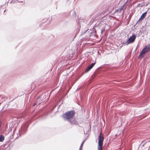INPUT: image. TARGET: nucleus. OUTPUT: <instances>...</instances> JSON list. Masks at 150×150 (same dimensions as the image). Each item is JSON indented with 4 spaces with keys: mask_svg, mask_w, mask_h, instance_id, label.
<instances>
[{
    "mask_svg": "<svg viewBox=\"0 0 150 150\" xmlns=\"http://www.w3.org/2000/svg\"><path fill=\"white\" fill-rule=\"evenodd\" d=\"M75 114V112L74 110L69 111L64 114L62 117L64 120H67L71 125H78V123L76 120L74 118Z\"/></svg>",
    "mask_w": 150,
    "mask_h": 150,
    "instance_id": "obj_1",
    "label": "nucleus"
},
{
    "mask_svg": "<svg viewBox=\"0 0 150 150\" xmlns=\"http://www.w3.org/2000/svg\"><path fill=\"white\" fill-rule=\"evenodd\" d=\"M104 137L103 134L100 133L98 136V150H101L103 149Z\"/></svg>",
    "mask_w": 150,
    "mask_h": 150,
    "instance_id": "obj_2",
    "label": "nucleus"
},
{
    "mask_svg": "<svg viewBox=\"0 0 150 150\" xmlns=\"http://www.w3.org/2000/svg\"><path fill=\"white\" fill-rule=\"evenodd\" d=\"M150 51V49L149 47L147 45L143 49L138 57L139 59H142L144 57L145 53L147 52Z\"/></svg>",
    "mask_w": 150,
    "mask_h": 150,
    "instance_id": "obj_3",
    "label": "nucleus"
},
{
    "mask_svg": "<svg viewBox=\"0 0 150 150\" xmlns=\"http://www.w3.org/2000/svg\"><path fill=\"white\" fill-rule=\"evenodd\" d=\"M28 127V125L26 124H23L22 125L20 129L19 130V135L18 134V137L16 138L20 137L21 134H25L27 131Z\"/></svg>",
    "mask_w": 150,
    "mask_h": 150,
    "instance_id": "obj_4",
    "label": "nucleus"
},
{
    "mask_svg": "<svg viewBox=\"0 0 150 150\" xmlns=\"http://www.w3.org/2000/svg\"><path fill=\"white\" fill-rule=\"evenodd\" d=\"M136 38V35L133 34L129 38L127 41L125 42V44L128 45L129 44L133 42L134 41Z\"/></svg>",
    "mask_w": 150,
    "mask_h": 150,
    "instance_id": "obj_5",
    "label": "nucleus"
},
{
    "mask_svg": "<svg viewBox=\"0 0 150 150\" xmlns=\"http://www.w3.org/2000/svg\"><path fill=\"white\" fill-rule=\"evenodd\" d=\"M47 96V93H45L42 94L40 96H39L38 98V99L41 100V101H46V100H47L48 99L47 98H46V99H45V98Z\"/></svg>",
    "mask_w": 150,
    "mask_h": 150,
    "instance_id": "obj_6",
    "label": "nucleus"
},
{
    "mask_svg": "<svg viewBox=\"0 0 150 150\" xmlns=\"http://www.w3.org/2000/svg\"><path fill=\"white\" fill-rule=\"evenodd\" d=\"M96 64V62L92 63L89 66L85 71V72L86 73L88 72L90 70H91L94 66Z\"/></svg>",
    "mask_w": 150,
    "mask_h": 150,
    "instance_id": "obj_7",
    "label": "nucleus"
},
{
    "mask_svg": "<svg viewBox=\"0 0 150 150\" xmlns=\"http://www.w3.org/2000/svg\"><path fill=\"white\" fill-rule=\"evenodd\" d=\"M147 11L142 14L138 21H142L144 19L146 15Z\"/></svg>",
    "mask_w": 150,
    "mask_h": 150,
    "instance_id": "obj_8",
    "label": "nucleus"
},
{
    "mask_svg": "<svg viewBox=\"0 0 150 150\" xmlns=\"http://www.w3.org/2000/svg\"><path fill=\"white\" fill-rule=\"evenodd\" d=\"M4 139V137L3 135H1L0 136V142H2Z\"/></svg>",
    "mask_w": 150,
    "mask_h": 150,
    "instance_id": "obj_9",
    "label": "nucleus"
},
{
    "mask_svg": "<svg viewBox=\"0 0 150 150\" xmlns=\"http://www.w3.org/2000/svg\"><path fill=\"white\" fill-rule=\"evenodd\" d=\"M144 142L143 141L142 142L141 144V145L142 146V147H144V146L145 144H146V143L147 142H145L144 143H143Z\"/></svg>",
    "mask_w": 150,
    "mask_h": 150,
    "instance_id": "obj_10",
    "label": "nucleus"
},
{
    "mask_svg": "<svg viewBox=\"0 0 150 150\" xmlns=\"http://www.w3.org/2000/svg\"><path fill=\"white\" fill-rule=\"evenodd\" d=\"M84 73H82L76 79V81L77 80H78L83 74Z\"/></svg>",
    "mask_w": 150,
    "mask_h": 150,
    "instance_id": "obj_11",
    "label": "nucleus"
},
{
    "mask_svg": "<svg viewBox=\"0 0 150 150\" xmlns=\"http://www.w3.org/2000/svg\"><path fill=\"white\" fill-rule=\"evenodd\" d=\"M84 141H83L82 143H81V146H80V149H79V150H81V147H82L83 144V143H84Z\"/></svg>",
    "mask_w": 150,
    "mask_h": 150,
    "instance_id": "obj_12",
    "label": "nucleus"
},
{
    "mask_svg": "<svg viewBox=\"0 0 150 150\" xmlns=\"http://www.w3.org/2000/svg\"><path fill=\"white\" fill-rule=\"evenodd\" d=\"M105 29V28L103 27V28L101 29V33H103V32L104 31Z\"/></svg>",
    "mask_w": 150,
    "mask_h": 150,
    "instance_id": "obj_13",
    "label": "nucleus"
},
{
    "mask_svg": "<svg viewBox=\"0 0 150 150\" xmlns=\"http://www.w3.org/2000/svg\"><path fill=\"white\" fill-rule=\"evenodd\" d=\"M122 8L121 7L118 10H117V11H119L120 12H121V11L122 10Z\"/></svg>",
    "mask_w": 150,
    "mask_h": 150,
    "instance_id": "obj_14",
    "label": "nucleus"
},
{
    "mask_svg": "<svg viewBox=\"0 0 150 150\" xmlns=\"http://www.w3.org/2000/svg\"><path fill=\"white\" fill-rule=\"evenodd\" d=\"M93 21H92V20H91L90 21H87L86 22V23H88L89 22L90 23H91V24L93 23Z\"/></svg>",
    "mask_w": 150,
    "mask_h": 150,
    "instance_id": "obj_15",
    "label": "nucleus"
},
{
    "mask_svg": "<svg viewBox=\"0 0 150 150\" xmlns=\"http://www.w3.org/2000/svg\"><path fill=\"white\" fill-rule=\"evenodd\" d=\"M36 105V103H33V106H35V105Z\"/></svg>",
    "mask_w": 150,
    "mask_h": 150,
    "instance_id": "obj_16",
    "label": "nucleus"
},
{
    "mask_svg": "<svg viewBox=\"0 0 150 150\" xmlns=\"http://www.w3.org/2000/svg\"><path fill=\"white\" fill-rule=\"evenodd\" d=\"M147 45L148 46V47H149V48L150 49V44H148Z\"/></svg>",
    "mask_w": 150,
    "mask_h": 150,
    "instance_id": "obj_17",
    "label": "nucleus"
},
{
    "mask_svg": "<svg viewBox=\"0 0 150 150\" xmlns=\"http://www.w3.org/2000/svg\"><path fill=\"white\" fill-rule=\"evenodd\" d=\"M17 1L18 2H23V1H18V0H17Z\"/></svg>",
    "mask_w": 150,
    "mask_h": 150,
    "instance_id": "obj_18",
    "label": "nucleus"
},
{
    "mask_svg": "<svg viewBox=\"0 0 150 150\" xmlns=\"http://www.w3.org/2000/svg\"><path fill=\"white\" fill-rule=\"evenodd\" d=\"M1 122L0 120V127H1Z\"/></svg>",
    "mask_w": 150,
    "mask_h": 150,
    "instance_id": "obj_19",
    "label": "nucleus"
},
{
    "mask_svg": "<svg viewBox=\"0 0 150 150\" xmlns=\"http://www.w3.org/2000/svg\"><path fill=\"white\" fill-rule=\"evenodd\" d=\"M87 31V30H86V31H85V32H84V33H86V32Z\"/></svg>",
    "mask_w": 150,
    "mask_h": 150,
    "instance_id": "obj_20",
    "label": "nucleus"
},
{
    "mask_svg": "<svg viewBox=\"0 0 150 150\" xmlns=\"http://www.w3.org/2000/svg\"><path fill=\"white\" fill-rule=\"evenodd\" d=\"M2 5L1 6H0V8H1V7H2Z\"/></svg>",
    "mask_w": 150,
    "mask_h": 150,
    "instance_id": "obj_21",
    "label": "nucleus"
},
{
    "mask_svg": "<svg viewBox=\"0 0 150 150\" xmlns=\"http://www.w3.org/2000/svg\"><path fill=\"white\" fill-rule=\"evenodd\" d=\"M6 10V9L4 10V12H5Z\"/></svg>",
    "mask_w": 150,
    "mask_h": 150,
    "instance_id": "obj_22",
    "label": "nucleus"
},
{
    "mask_svg": "<svg viewBox=\"0 0 150 150\" xmlns=\"http://www.w3.org/2000/svg\"><path fill=\"white\" fill-rule=\"evenodd\" d=\"M51 92H50V95H50V94H51Z\"/></svg>",
    "mask_w": 150,
    "mask_h": 150,
    "instance_id": "obj_23",
    "label": "nucleus"
},
{
    "mask_svg": "<svg viewBox=\"0 0 150 150\" xmlns=\"http://www.w3.org/2000/svg\"><path fill=\"white\" fill-rule=\"evenodd\" d=\"M150 142V140H149V141H148V142Z\"/></svg>",
    "mask_w": 150,
    "mask_h": 150,
    "instance_id": "obj_24",
    "label": "nucleus"
},
{
    "mask_svg": "<svg viewBox=\"0 0 150 150\" xmlns=\"http://www.w3.org/2000/svg\"><path fill=\"white\" fill-rule=\"evenodd\" d=\"M14 131H15V129H14V130H13V132H14Z\"/></svg>",
    "mask_w": 150,
    "mask_h": 150,
    "instance_id": "obj_25",
    "label": "nucleus"
}]
</instances>
